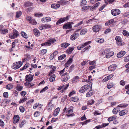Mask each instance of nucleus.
<instances>
[{
    "mask_svg": "<svg viewBox=\"0 0 129 129\" xmlns=\"http://www.w3.org/2000/svg\"><path fill=\"white\" fill-rule=\"evenodd\" d=\"M109 49H106L104 50V53L107 54L105 57L107 58H109L114 55V53L113 51L110 52Z\"/></svg>",
    "mask_w": 129,
    "mask_h": 129,
    "instance_id": "nucleus-1",
    "label": "nucleus"
},
{
    "mask_svg": "<svg viewBox=\"0 0 129 129\" xmlns=\"http://www.w3.org/2000/svg\"><path fill=\"white\" fill-rule=\"evenodd\" d=\"M19 33L16 30H14L13 33L10 34L9 37L11 39H14L17 38L18 36Z\"/></svg>",
    "mask_w": 129,
    "mask_h": 129,
    "instance_id": "nucleus-2",
    "label": "nucleus"
},
{
    "mask_svg": "<svg viewBox=\"0 0 129 129\" xmlns=\"http://www.w3.org/2000/svg\"><path fill=\"white\" fill-rule=\"evenodd\" d=\"M69 16H67L66 17L61 18L59 19L56 23V25H58L63 22L64 21L68 20L69 19Z\"/></svg>",
    "mask_w": 129,
    "mask_h": 129,
    "instance_id": "nucleus-3",
    "label": "nucleus"
},
{
    "mask_svg": "<svg viewBox=\"0 0 129 129\" xmlns=\"http://www.w3.org/2000/svg\"><path fill=\"white\" fill-rule=\"evenodd\" d=\"M22 64V62L20 61L17 62L16 63H14L13 66L12 67V68L15 70L19 68Z\"/></svg>",
    "mask_w": 129,
    "mask_h": 129,
    "instance_id": "nucleus-4",
    "label": "nucleus"
},
{
    "mask_svg": "<svg viewBox=\"0 0 129 129\" xmlns=\"http://www.w3.org/2000/svg\"><path fill=\"white\" fill-rule=\"evenodd\" d=\"M112 15L114 16H116L119 15L120 13V10L118 9H114L111 11Z\"/></svg>",
    "mask_w": 129,
    "mask_h": 129,
    "instance_id": "nucleus-5",
    "label": "nucleus"
},
{
    "mask_svg": "<svg viewBox=\"0 0 129 129\" xmlns=\"http://www.w3.org/2000/svg\"><path fill=\"white\" fill-rule=\"evenodd\" d=\"M116 43L118 46H121L123 45L121 40V39L119 36H117L115 38Z\"/></svg>",
    "mask_w": 129,
    "mask_h": 129,
    "instance_id": "nucleus-6",
    "label": "nucleus"
},
{
    "mask_svg": "<svg viewBox=\"0 0 129 129\" xmlns=\"http://www.w3.org/2000/svg\"><path fill=\"white\" fill-rule=\"evenodd\" d=\"M26 19L28 21L29 23L32 25H36L37 22L34 19L31 18V17L27 16L26 17Z\"/></svg>",
    "mask_w": 129,
    "mask_h": 129,
    "instance_id": "nucleus-7",
    "label": "nucleus"
},
{
    "mask_svg": "<svg viewBox=\"0 0 129 129\" xmlns=\"http://www.w3.org/2000/svg\"><path fill=\"white\" fill-rule=\"evenodd\" d=\"M62 27L63 29H70L72 28V24H70V22H68L64 24Z\"/></svg>",
    "mask_w": 129,
    "mask_h": 129,
    "instance_id": "nucleus-8",
    "label": "nucleus"
},
{
    "mask_svg": "<svg viewBox=\"0 0 129 129\" xmlns=\"http://www.w3.org/2000/svg\"><path fill=\"white\" fill-rule=\"evenodd\" d=\"M33 77L31 75H27L25 76L26 82H31L33 80Z\"/></svg>",
    "mask_w": 129,
    "mask_h": 129,
    "instance_id": "nucleus-9",
    "label": "nucleus"
},
{
    "mask_svg": "<svg viewBox=\"0 0 129 129\" xmlns=\"http://www.w3.org/2000/svg\"><path fill=\"white\" fill-rule=\"evenodd\" d=\"M52 100H51L48 104V106L47 110L49 112H50L54 108V105L53 104H52Z\"/></svg>",
    "mask_w": 129,
    "mask_h": 129,
    "instance_id": "nucleus-10",
    "label": "nucleus"
},
{
    "mask_svg": "<svg viewBox=\"0 0 129 129\" xmlns=\"http://www.w3.org/2000/svg\"><path fill=\"white\" fill-rule=\"evenodd\" d=\"M116 65L115 64L111 65L109 67L108 70L110 71H113L116 69Z\"/></svg>",
    "mask_w": 129,
    "mask_h": 129,
    "instance_id": "nucleus-11",
    "label": "nucleus"
},
{
    "mask_svg": "<svg viewBox=\"0 0 129 129\" xmlns=\"http://www.w3.org/2000/svg\"><path fill=\"white\" fill-rule=\"evenodd\" d=\"M101 27V26L100 25H95L93 27V30L94 32H97L99 31Z\"/></svg>",
    "mask_w": 129,
    "mask_h": 129,
    "instance_id": "nucleus-12",
    "label": "nucleus"
},
{
    "mask_svg": "<svg viewBox=\"0 0 129 129\" xmlns=\"http://www.w3.org/2000/svg\"><path fill=\"white\" fill-rule=\"evenodd\" d=\"M19 117L18 115H15L14 116L13 120V123H17L19 121Z\"/></svg>",
    "mask_w": 129,
    "mask_h": 129,
    "instance_id": "nucleus-13",
    "label": "nucleus"
},
{
    "mask_svg": "<svg viewBox=\"0 0 129 129\" xmlns=\"http://www.w3.org/2000/svg\"><path fill=\"white\" fill-rule=\"evenodd\" d=\"M78 35L79 34L77 33L74 34L71 36L70 38L71 40H74L77 38Z\"/></svg>",
    "mask_w": 129,
    "mask_h": 129,
    "instance_id": "nucleus-14",
    "label": "nucleus"
},
{
    "mask_svg": "<svg viewBox=\"0 0 129 129\" xmlns=\"http://www.w3.org/2000/svg\"><path fill=\"white\" fill-rule=\"evenodd\" d=\"M125 54V52L124 51H121L117 54V56L118 58H120L123 56Z\"/></svg>",
    "mask_w": 129,
    "mask_h": 129,
    "instance_id": "nucleus-15",
    "label": "nucleus"
},
{
    "mask_svg": "<svg viewBox=\"0 0 129 129\" xmlns=\"http://www.w3.org/2000/svg\"><path fill=\"white\" fill-rule=\"evenodd\" d=\"M34 34L35 35L39 37L40 34V33L39 31L37 29H34L33 30Z\"/></svg>",
    "mask_w": 129,
    "mask_h": 129,
    "instance_id": "nucleus-16",
    "label": "nucleus"
},
{
    "mask_svg": "<svg viewBox=\"0 0 129 129\" xmlns=\"http://www.w3.org/2000/svg\"><path fill=\"white\" fill-rule=\"evenodd\" d=\"M60 6V5L58 4H54L51 5V7L53 9H57L59 8Z\"/></svg>",
    "mask_w": 129,
    "mask_h": 129,
    "instance_id": "nucleus-17",
    "label": "nucleus"
},
{
    "mask_svg": "<svg viewBox=\"0 0 129 129\" xmlns=\"http://www.w3.org/2000/svg\"><path fill=\"white\" fill-rule=\"evenodd\" d=\"M128 112L126 110H124L120 111L119 113V115L120 116H122L125 115Z\"/></svg>",
    "mask_w": 129,
    "mask_h": 129,
    "instance_id": "nucleus-18",
    "label": "nucleus"
},
{
    "mask_svg": "<svg viewBox=\"0 0 129 129\" xmlns=\"http://www.w3.org/2000/svg\"><path fill=\"white\" fill-rule=\"evenodd\" d=\"M60 110V108L58 107L55 110L53 113V115L54 116H56L57 115L59 112Z\"/></svg>",
    "mask_w": 129,
    "mask_h": 129,
    "instance_id": "nucleus-19",
    "label": "nucleus"
},
{
    "mask_svg": "<svg viewBox=\"0 0 129 129\" xmlns=\"http://www.w3.org/2000/svg\"><path fill=\"white\" fill-rule=\"evenodd\" d=\"M74 50V48L70 47L66 51V52L68 54H70L72 53Z\"/></svg>",
    "mask_w": 129,
    "mask_h": 129,
    "instance_id": "nucleus-20",
    "label": "nucleus"
},
{
    "mask_svg": "<svg viewBox=\"0 0 129 129\" xmlns=\"http://www.w3.org/2000/svg\"><path fill=\"white\" fill-rule=\"evenodd\" d=\"M87 32V30L86 28H84L82 29L80 32L81 35L85 34Z\"/></svg>",
    "mask_w": 129,
    "mask_h": 129,
    "instance_id": "nucleus-21",
    "label": "nucleus"
},
{
    "mask_svg": "<svg viewBox=\"0 0 129 129\" xmlns=\"http://www.w3.org/2000/svg\"><path fill=\"white\" fill-rule=\"evenodd\" d=\"M56 76L54 74L52 75L49 78V81L51 82L54 81L55 79Z\"/></svg>",
    "mask_w": 129,
    "mask_h": 129,
    "instance_id": "nucleus-22",
    "label": "nucleus"
},
{
    "mask_svg": "<svg viewBox=\"0 0 129 129\" xmlns=\"http://www.w3.org/2000/svg\"><path fill=\"white\" fill-rule=\"evenodd\" d=\"M95 41L96 42L99 43H102L104 42V39L103 38H97L96 39Z\"/></svg>",
    "mask_w": 129,
    "mask_h": 129,
    "instance_id": "nucleus-23",
    "label": "nucleus"
},
{
    "mask_svg": "<svg viewBox=\"0 0 129 129\" xmlns=\"http://www.w3.org/2000/svg\"><path fill=\"white\" fill-rule=\"evenodd\" d=\"M70 79V77L68 75L64 77L61 79V81L62 82H64L67 81Z\"/></svg>",
    "mask_w": 129,
    "mask_h": 129,
    "instance_id": "nucleus-24",
    "label": "nucleus"
},
{
    "mask_svg": "<svg viewBox=\"0 0 129 129\" xmlns=\"http://www.w3.org/2000/svg\"><path fill=\"white\" fill-rule=\"evenodd\" d=\"M50 45L51 44H54L56 42V39L54 38H52L48 40Z\"/></svg>",
    "mask_w": 129,
    "mask_h": 129,
    "instance_id": "nucleus-25",
    "label": "nucleus"
},
{
    "mask_svg": "<svg viewBox=\"0 0 129 129\" xmlns=\"http://www.w3.org/2000/svg\"><path fill=\"white\" fill-rule=\"evenodd\" d=\"M47 52V50L46 49L42 50L40 51V54L42 55H43L46 54Z\"/></svg>",
    "mask_w": 129,
    "mask_h": 129,
    "instance_id": "nucleus-26",
    "label": "nucleus"
},
{
    "mask_svg": "<svg viewBox=\"0 0 129 129\" xmlns=\"http://www.w3.org/2000/svg\"><path fill=\"white\" fill-rule=\"evenodd\" d=\"M68 2L65 0H61L59 1V3L61 5L64 6L66 5Z\"/></svg>",
    "mask_w": 129,
    "mask_h": 129,
    "instance_id": "nucleus-27",
    "label": "nucleus"
},
{
    "mask_svg": "<svg viewBox=\"0 0 129 129\" xmlns=\"http://www.w3.org/2000/svg\"><path fill=\"white\" fill-rule=\"evenodd\" d=\"M116 116L115 115L109 118L108 119V120L109 121H111L114 120L116 118Z\"/></svg>",
    "mask_w": 129,
    "mask_h": 129,
    "instance_id": "nucleus-28",
    "label": "nucleus"
},
{
    "mask_svg": "<svg viewBox=\"0 0 129 129\" xmlns=\"http://www.w3.org/2000/svg\"><path fill=\"white\" fill-rule=\"evenodd\" d=\"M30 82H25L24 84L25 85H28L29 87H31L34 85V84L30 83Z\"/></svg>",
    "mask_w": 129,
    "mask_h": 129,
    "instance_id": "nucleus-29",
    "label": "nucleus"
},
{
    "mask_svg": "<svg viewBox=\"0 0 129 129\" xmlns=\"http://www.w3.org/2000/svg\"><path fill=\"white\" fill-rule=\"evenodd\" d=\"M70 45L67 43H64L61 44V46L62 47L67 48Z\"/></svg>",
    "mask_w": 129,
    "mask_h": 129,
    "instance_id": "nucleus-30",
    "label": "nucleus"
},
{
    "mask_svg": "<svg viewBox=\"0 0 129 129\" xmlns=\"http://www.w3.org/2000/svg\"><path fill=\"white\" fill-rule=\"evenodd\" d=\"M27 99V98H22L20 99L19 103H23Z\"/></svg>",
    "mask_w": 129,
    "mask_h": 129,
    "instance_id": "nucleus-31",
    "label": "nucleus"
},
{
    "mask_svg": "<svg viewBox=\"0 0 129 129\" xmlns=\"http://www.w3.org/2000/svg\"><path fill=\"white\" fill-rule=\"evenodd\" d=\"M93 93L92 91L90 90L86 94V96L87 97H90L93 94Z\"/></svg>",
    "mask_w": 129,
    "mask_h": 129,
    "instance_id": "nucleus-32",
    "label": "nucleus"
},
{
    "mask_svg": "<svg viewBox=\"0 0 129 129\" xmlns=\"http://www.w3.org/2000/svg\"><path fill=\"white\" fill-rule=\"evenodd\" d=\"M22 14V12L21 11H18L16 12V18L19 17Z\"/></svg>",
    "mask_w": 129,
    "mask_h": 129,
    "instance_id": "nucleus-33",
    "label": "nucleus"
},
{
    "mask_svg": "<svg viewBox=\"0 0 129 129\" xmlns=\"http://www.w3.org/2000/svg\"><path fill=\"white\" fill-rule=\"evenodd\" d=\"M6 88L9 90H10L13 88V85L11 84H9L7 85L6 86Z\"/></svg>",
    "mask_w": 129,
    "mask_h": 129,
    "instance_id": "nucleus-34",
    "label": "nucleus"
},
{
    "mask_svg": "<svg viewBox=\"0 0 129 129\" xmlns=\"http://www.w3.org/2000/svg\"><path fill=\"white\" fill-rule=\"evenodd\" d=\"M41 45L42 46H49L50 45L48 40L47 42L42 43Z\"/></svg>",
    "mask_w": 129,
    "mask_h": 129,
    "instance_id": "nucleus-35",
    "label": "nucleus"
},
{
    "mask_svg": "<svg viewBox=\"0 0 129 129\" xmlns=\"http://www.w3.org/2000/svg\"><path fill=\"white\" fill-rule=\"evenodd\" d=\"M87 3V2L86 0H82L80 1V5L81 6L85 5Z\"/></svg>",
    "mask_w": 129,
    "mask_h": 129,
    "instance_id": "nucleus-36",
    "label": "nucleus"
},
{
    "mask_svg": "<svg viewBox=\"0 0 129 129\" xmlns=\"http://www.w3.org/2000/svg\"><path fill=\"white\" fill-rule=\"evenodd\" d=\"M71 100L72 101L75 102H77L78 101L79 99L77 97H74L72 98Z\"/></svg>",
    "mask_w": 129,
    "mask_h": 129,
    "instance_id": "nucleus-37",
    "label": "nucleus"
},
{
    "mask_svg": "<svg viewBox=\"0 0 129 129\" xmlns=\"http://www.w3.org/2000/svg\"><path fill=\"white\" fill-rule=\"evenodd\" d=\"M124 36L128 37L129 36V33L125 30H124L122 32Z\"/></svg>",
    "mask_w": 129,
    "mask_h": 129,
    "instance_id": "nucleus-38",
    "label": "nucleus"
},
{
    "mask_svg": "<svg viewBox=\"0 0 129 129\" xmlns=\"http://www.w3.org/2000/svg\"><path fill=\"white\" fill-rule=\"evenodd\" d=\"M21 34L22 36L25 38H27V36L26 34L23 31H21Z\"/></svg>",
    "mask_w": 129,
    "mask_h": 129,
    "instance_id": "nucleus-39",
    "label": "nucleus"
},
{
    "mask_svg": "<svg viewBox=\"0 0 129 129\" xmlns=\"http://www.w3.org/2000/svg\"><path fill=\"white\" fill-rule=\"evenodd\" d=\"M66 55L65 54L62 55L58 57V59L59 60H61L64 58L66 57Z\"/></svg>",
    "mask_w": 129,
    "mask_h": 129,
    "instance_id": "nucleus-40",
    "label": "nucleus"
},
{
    "mask_svg": "<svg viewBox=\"0 0 129 129\" xmlns=\"http://www.w3.org/2000/svg\"><path fill=\"white\" fill-rule=\"evenodd\" d=\"M114 86L113 84V83L111 82L109 83L107 85V88L110 89L112 87Z\"/></svg>",
    "mask_w": 129,
    "mask_h": 129,
    "instance_id": "nucleus-41",
    "label": "nucleus"
},
{
    "mask_svg": "<svg viewBox=\"0 0 129 129\" xmlns=\"http://www.w3.org/2000/svg\"><path fill=\"white\" fill-rule=\"evenodd\" d=\"M32 4L29 2H27L25 3L24 5L26 7H28L31 6L32 5Z\"/></svg>",
    "mask_w": 129,
    "mask_h": 129,
    "instance_id": "nucleus-42",
    "label": "nucleus"
},
{
    "mask_svg": "<svg viewBox=\"0 0 129 129\" xmlns=\"http://www.w3.org/2000/svg\"><path fill=\"white\" fill-rule=\"evenodd\" d=\"M79 79V77L76 76L73 79V83L77 81Z\"/></svg>",
    "mask_w": 129,
    "mask_h": 129,
    "instance_id": "nucleus-43",
    "label": "nucleus"
},
{
    "mask_svg": "<svg viewBox=\"0 0 129 129\" xmlns=\"http://www.w3.org/2000/svg\"><path fill=\"white\" fill-rule=\"evenodd\" d=\"M94 101L92 100H91L88 101L87 102V104L88 105H91L93 104Z\"/></svg>",
    "mask_w": 129,
    "mask_h": 129,
    "instance_id": "nucleus-44",
    "label": "nucleus"
},
{
    "mask_svg": "<svg viewBox=\"0 0 129 129\" xmlns=\"http://www.w3.org/2000/svg\"><path fill=\"white\" fill-rule=\"evenodd\" d=\"M100 4V3L99 2H98L96 3L91 8L90 10H91L92 9H93L94 8H95L96 7H97Z\"/></svg>",
    "mask_w": 129,
    "mask_h": 129,
    "instance_id": "nucleus-45",
    "label": "nucleus"
},
{
    "mask_svg": "<svg viewBox=\"0 0 129 129\" xmlns=\"http://www.w3.org/2000/svg\"><path fill=\"white\" fill-rule=\"evenodd\" d=\"M73 56L72 57H73ZM72 58H70L69 60L67 61V62L66 63V64L67 65H69V64H70L71 63L72 61Z\"/></svg>",
    "mask_w": 129,
    "mask_h": 129,
    "instance_id": "nucleus-46",
    "label": "nucleus"
},
{
    "mask_svg": "<svg viewBox=\"0 0 129 129\" xmlns=\"http://www.w3.org/2000/svg\"><path fill=\"white\" fill-rule=\"evenodd\" d=\"M43 15L42 13H38L35 14V16L36 17H40Z\"/></svg>",
    "mask_w": 129,
    "mask_h": 129,
    "instance_id": "nucleus-47",
    "label": "nucleus"
},
{
    "mask_svg": "<svg viewBox=\"0 0 129 129\" xmlns=\"http://www.w3.org/2000/svg\"><path fill=\"white\" fill-rule=\"evenodd\" d=\"M58 52L57 51H55L53 53V54L51 55L50 57V58H52V57H55L56 55L58 54Z\"/></svg>",
    "mask_w": 129,
    "mask_h": 129,
    "instance_id": "nucleus-48",
    "label": "nucleus"
},
{
    "mask_svg": "<svg viewBox=\"0 0 129 129\" xmlns=\"http://www.w3.org/2000/svg\"><path fill=\"white\" fill-rule=\"evenodd\" d=\"M84 47L83 44H82L78 46L77 49L78 50H80L82 49Z\"/></svg>",
    "mask_w": 129,
    "mask_h": 129,
    "instance_id": "nucleus-49",
    "label": "nucleus"
},
{
    "mask_svg": "<svg viewBox=\"0 0 129 129\" xmlns=\"http://www.w3.org/2000/svg\"><path fill=\"white\" fill-rule=\"evenodd\" d=\"M8 32V30L6 29H5L4 30L2 29L1 30V33L2 34H4L6 33H7Z\"/></svg>",
    "mask_w": 129,
    "mask_h": 129,
    "instance_id": "nucleus-50",
    "label": "nucleus"
},
{
    "mask_svg": "<svg viewBox=\"0 0 129 129\" xmlns=\"http://www.w3.org/2000/svg\"><path fill=\"white\" fill-rule=\"evenodd\" d=\"M89 6H85L83 7L82 8V11H85L87 10V9H89L90 7Z\"/></svg>",
    "mask_w": 129,
    "mask_h": 129,
    "instance_id": "nucleus-51",
    "label": "nucleus"
},
{
    "mask_svg": "<svg viewBox=\"0 0 129 129\" xmlns=\"http://www.w3.org/2000/svg\"><path fill=\"white\" fill-rule=\"evenodd\" d=\"M48 87L46 86L43 88L40 92V93H43L47 90L48 89Z\"/></svg>",
    "mask_w": 129,
    "mask_h": 129,
    "instance_id": "nucleus-52",
    "label": "nucleus"
},
{
    "mask_svg": "<svg viewBox=\"0 0 129 129\" xmlns=\"http://www.w3.org/2000/svg\"><path fill=\"white\" fill-rule=\"evenodd\" d=\"M29 64H26L21 69V70H23L29 67Z\"/></svg>",
    "mask_w": 129,
    "mask_h": 129,
    "instance_id": "nucleus-53",
    "label": "nucleus"
},
{
    "mask_svg": "<svg viewBox=\"0 0 129 129\" xmlns=\"http://www.w3.org/2000/svg\"><path fill=\"white\" fill-rule=\"evenodd\" d=\"M90 121V120H88L81 122V124L82 125H84L85 124H86L87 123H88Z\"/></svg>",
    "mask_w": 129,
    "mask_h": 129,
    "instance_id": "nucleus-54",
    "label": "nucleus"
},
{
    "mask_svg": "<svg viewBox=\"0 0 129 129\" xmlns=\"http://www.w3.org/2000/svg\"><path fill=\"white\" fill-rule=\"evenodd\" d=\"M84 89L85 88L84 87H83V86L80 89L79 92L82 93L84 92L85 91V89Z\"/></svg>",
    "mask_w": 129,
    "mask_h": 129,
    "instance_id": "nucleus-55",
    "label": "nucleus"
},
{
    "mask_svg": "<svg viewBox=\"0 0 129 129\" xmlns=\"http://www.w3.org/2000/svg\"><path fill=\"white\" fill-rule=\"evenodd\" d=\"M25 122V121L24 120H23L19 124V127H22L24 124Z\"/></svg>",
    "mask_w": 129,
    "mask_h": 129,
    "instance_id": "nucleus-56",
    "label": "nucleus"
},
{
    "mask_svg": "<svg viewBox=\"0 0 129 129\" xmlns=\"http://www.w3.org/2000/svg\"><path fill=\"white\" fill-rule=\"evenodd\" d=\"M19 109L20 111L22 113L25 110L24 108L22 106H21L20 107Z\"/></svg>",
    "mask_w": 129,
    "mask_h": 129,
    "instance_id": "nucleus-57",
    "label": "nucleus"
},
{
    "mask_svg": "<svg viewBox=\"0 0 129 129\" xmlns=\"http://www.w3.org/2000/svg\"><path fill=\"white\" fill-rule=\"evenodd\" d=\"M3 96L5 98H7L8 97V94L7 92H5L3 93Z\"/></svg>",
    "mask_w": 129,
    "mask_h": 129,
    "instance_id": "nucleus-58",
    "label": "nucleus"
},
{
    "mask_svg": "<svg viewBox=\"0 0 129 129\" xmlns=\"http://www.w3.org/2000/svg\"><path fill=\"white\" fill-rule=\"evenodd\" d=\"M83 21H82L79 22V23H78L77 24H76L75 26H74V27H78V26L81 25L83 23Z\"/></svg>",
    "mask_w": 129,
    "mask_h": 129,
    "instance_id": "nucleus-59",
    "label": "nucleus"
},
{
    "mask_svg": "<svg viewBox=\"0 0 129 129\" xmlns=\"http://www.w3.org/2000/svg\"><path fill=\"white\" fill-rule=\"evenodd\" d=\"M83 87H84L85 91H86L89 89L90 86L88 85H86L84 86Z\"/></svg>",
    "mask_w": 129,
    "mask_h": 129,
    "instance_id": "nucleus-60",
    "label": "nucleus"
},
{
    "mask_svg": "<svg viewBox=\"0 0 129 129\" xmlns=\"http://www.w3.org/2000/svg\"><path fill=\"white\" fill-rule=\"evenodd\" d=\"M89 63L90 65H93L95 64V61H90L89 62Z\"/></svg>",
    "mask_w": 129,
    "mask_h": 129,
    "instance_id": "nucleus-61",
    "label": "nucleus"
},
{
    "mask_svg": "<svg viewBox=\"0 0 129 129\" xmlns=\"http://www.w3.org/2000/svg\"><path fill=\"white\" fill-rule=\"evenodd\" d=\"M39 106H41V104H38L37 103H36L34 105V106L33 108L34 109H36L37 107Z\"/></svg>",
    "mask_w": 129,
    "mask_h": 129,
    "instance_id": "nucleus-62",
    "label": "nucleus"
},
{
    "mask_svg": "<svg viewBox=\"0 0 129 129\" xmlns=\"http://www.w3.org/2000/svg\"><path fill=\"white\" fill-rule=\"evenodd\" d=\"M44 27L45 29L48 28H51V26L49 25L46 24L44 25Z\"/></svg>",
    "mask_w": 129,
    "mask_h": 129,
    "instance_id": "nucleus-63",
    "label": "nucleus"
},
{
    "mask_svg": "<svg viewBox=\"0 0 129 129\" xmlns=\"http://www.w3.org/2000/svg\"><path fill=\"white\" fill-rule=\"evenodd\" d=\"M124 61L125 62H127L129 61V55L124 58Z\"/></svg>",
    "mask_w": 129,
    "mask_h": 129,
    "instance_id": "nucleus-64",
    "label": "nucleus"
}]
</instances>
